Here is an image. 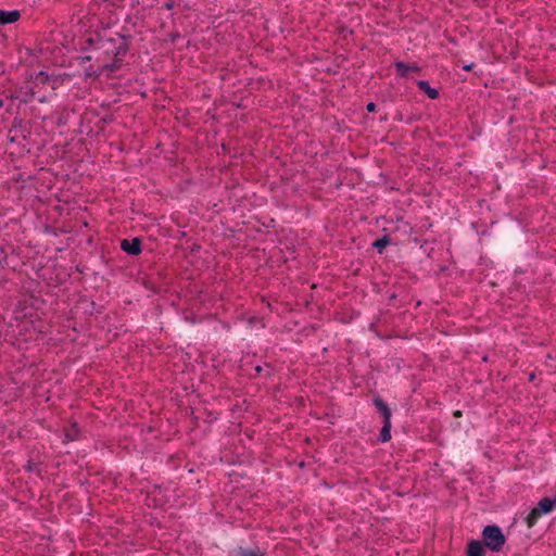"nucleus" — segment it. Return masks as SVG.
Masks as SVG:
<instances>
[{"label":"nucleus","instance_id":"nucleus-1","mask_svg":"<svg viewBox=\"0 0 556 556\" xmlns=\"http://www.w3.org/2000/svg\"><path fill=\"white\" fill-rule=\"evenodd\" d=\"M485 545L495 552H498L505 544V538L497 526H486L482 532Z\"/></svg>","mask_w":556,"mask_h":556},{"label":"nucleus","instance_id":"nucleus-3","mask_svg":"<svg viewBox=\"0 0 556 556\" xmlns=\"http://www.w3.org/2000/svg\"><path fill=\"white\" fill-rule=\"evenodd\" d=\"M121 248L131 255H138L141 252V242L135 238L132 240L124 239L121 243Z\"/></svg>","mask_w":556,"mask_h":556},{"label":"nucleus","instance_id":"nucleus-4","mask_svg":"<svg viewBox=\"0 0 556 556\" xmlns=\"http://www.w3.org/2000/svg\"><path fill=\"white\" fill-rule=\"evenodd\" d=\"M20 18V12L16 10L13 11H0V23L1 24H10L14 23Z\"/></svg>","mask_w":556,"mask_h":556},{"label":"nucleus","instance_id":"nucleus-8","mask_svg":"<svg viewBox=\"0 0 556 556\" xmlns=\"http://www.w3.org/2000/svg\"><path fill=\"white\" fill-rule=\"evenodd\" d=\"M390 426H391V424L390 422L388 424V421L384 420V426H383V428L381 430V434H380V439L382 442H387L391 438Z\"/></svg>","mask_w":556,"mask_h":556},{"label":"nucleus","instance_id":"nucleus-7","mask_svg":"<svg viewBox=\"0 0 556 556\" xmlns=\"http://www.w3.org/2000/svg\"><path fill=\"white\" fill-rule=\"evenodd\" d=\"M375 405L382 413L384 420L389 422V420L391 418V412H390L389 407L387 406V404L382 400L376 399Z\"/></svg>","mask_w":556,"mask_h":556},{"label":"nucleus","instance_id":"nucleus-9","mask_svg":"<svg viewBox=\"0 0 556 556\" xmlns=\"http://www.w3.org/2000/svg\"><path fill=\"white\" fill-rule=\"evenodd\" d=\"M241 556H263L262 554H260L258 552L256 551H252V549H244L240 553Z\"/></svg>","mask_w":556,"mask_h":556},{"label":"nucleus","instance_id":"nucleus-2","mask_svg":"<svg viewBox=\"0 0 556 556\" xmlns=\"http://www.w3.org/2000/svg\"><path fill=\"white\" fill-rule=\"evenodd\" d=\"M556 507V498L544 497L542 498L538 507L532 509L528 517L529 525L532 526L534 520L542 514H548Z\"/></svg>","mask_w":556,"mask_h":556},{"label":"nucleus","instance_id":"nucleus-6","mask_svg":"<svg viewBox=\"0 0 556 556\" xmlns=\"http://www.w3.org/2000/svg\"><path fill=\"white\" fill-rule=\"evenodd\" d=\"M418 87L422 91H425L430 99H437L439 97L438 90L432 88V87H430V85L426 80H419L418 81Z\"/></svg>","mask_w":556,"mask_h":556},{"label":"nucleus","instance_id":"nucleus-12","mask_svg":"<svg viewBox=\"0 0 556 556\" xmlns=\"http://www.w3.org/2000/svg\"><path fill=\"white\" fill-rule=\"evenodd\" d=\"M376 110V104L370 102L367 104V111L368 112H374Z\"/></svg>","mask_w":556,"mask_h":556},{"label":"nucleus","instance_id":"nucleus-10","mask_svg":"<svg viewBox=\"0 0 556 556\" xmlns=\"http://www.w3.org/2000/svg\"><path fill=\"white\" fill-rule=\"evenodd\" d=\"M387 244V241L384 239L378 240L374 243V247H376L378 250H382Z\"/></svg>","mask_w":556,"mask_h":556},{"label":"nucleus","instance_id":"nucleus-14","mask_svg":"<svg viewBox=\"0 0 556 556\" xmlns=\"http://www.w3.org/2000/svg\"><path fill=\"white\" fill-rule=\"evenodd\" d=\"M470 68H471V65H465V66H464V70H467V71H468V70H470Z\"/></svg>","mask_w":556,"mask_h":556},{"label":"nucleus","instance_id":"nucleus-11","mask_svg":"<svg viewBox=\"0 0 556 556\" xmlns=\"http://www.w3.org/2000/svg\"><path fill=\"white\" fill-rule=\"evenodd\" d=\"M396 68H397L402 74H404V73L406 72V70H407L406 65H405L404 63H402V62L396 63Z\"/></svg>","mask_w":556,"mask_h":556},{"label":"nucleus","instance_id":"nucleus-5","mask_svg":"<svg viewBox=\"0 0 556 556\" xmlns=\"http://www.w3.org/2000/svg\"><path fill=\"white\" fill-rule=\"evenodd\" d=\"M484 548L480 541H472L468 545V556H483Z\"/></svg>","mask_w":556,"mask_h":556},{"label":"nucleus","instance_id":"nucleus-13","mask_svg":"<svg viewBox=\"0 0 556 556\" xmlns=\"http://www.w3.org/2000/svg\"><path fill=\"white\" fill-rule=\"evenodd\" d=\"M66 439H67L68 441L75 440V439H76V432H75V433H67V434H66Z\"/></svg>","mask_w":556,"mask_h":556}]
</instances>
